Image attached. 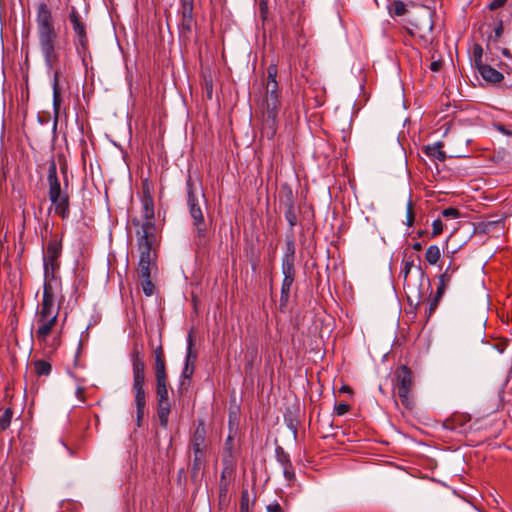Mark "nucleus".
<instances>
[{"label": "nucleus", "instance_id": "nucleus-33", "mask_svg": "<svg viewBox=\"0 0 512 512\" xmlns=\"http://www.w3.org/2000/svg\"><path fill=\"white\" fill-rule=\"evenodd\" d=\"M276 456L278 462L281 464L282 468L288 467L292 465L290 456L288 453H286L281 447H278L276 449Z\"/></svg>", "mask_w": 512, "mask_h": 512}, {"label": "nucleus", "instance_id": "nucleus-26", "mask_svg": "<svg viewBox=\"0 0 512 512\" xmlns=\"http://www.w3.org/2000/svg\"><path fill=\"white\" fill-rule=\"evenodd\" d=\"M33 365L38 376H48L52 371L50 362L46 360H36L33 362Z\"/></svg>", "mask_w": 512, "mask_h": 512}, {"label": "nucleus", "instance_id": "nucleus-30", "mask_svg": "<svg viewBox=\"0 0 512 512\" xmlns=\"http://www.w3.org/2000/svg\"><path fill=\"white\" fill-rule=\"evenodd\" d=\"M154 370L156 380L168 379L165 359L155 360Z\"/></svg>", "mask_w": 512, "mask_h": 512}, {"label": "nucleus", "instance_id": "nucleus-50", "mask_svg": "<svg viewBox=\"0 0 512 512\" xmlns=\"http://www.w3.org/2000/svg\"><path fill=\"white\" fill-rule=\"evenodd\" d=\"M412 248L415 250V251H421L422 250V244L420 242H414L412 244Z\"/></svg>", "mask_w": 512, "mask_h": 512}, {"label": "nucleus", "instance_id": "nucleus-5", "mask_svg": "<svg viewBox=\"0 0 512 512\" xmlns=\"http://www.w3.org/2000/svg\"><path fill=\"white\" fill-rule=\"evenodd\" d=\"M133 370V392L136 406V424L141 427L146 408L145 363L142 351L135 346L131 351Z\"/></svg>", "mask_w": 512, "mask_h": 512}, {"label": "nucleus", "instance_id": "nucleus-29", "mask_svg": "<svg viewBox=\"0 0 512 512\" xmlns=\"http://www.w3.org/2000/svg\"><path fill=\"white\" fill-rule=\"evenodd\" d=\"M483 48L480 44H474L473 45V48H472V61H473V65L475 68H478L480 67L481 64H484L483 63Z\"/></svg>", "mask_w": 512, "mask_h": 512}, {"label": "nucleus", "instance_id": "nucleus-8", "mask_svg": "<svg viewBox=\"0 0 512 512\" xmlns=\"http://www.w3.org/2000/svg\"><path fill=\"white\" fill-rule=\"evenodd\" d=\"M396 383L394 389L401 400L402 405L412 410L414 407L413 397V374L412 371L405 365L400 366L395 371Z\"/></svg>", "mask_w": 512, "mask_h": 512}, {"label": "nucleus", "instance_id": "nucleus-55", "mask_svg": "<svg viewBox=\"0 0 512 512\" xmlns=\"http://www.w3.org/2000/svg\"><path fill=\"white\" fill-rule=\"evenodd\" d=\"M500 30H501V28H499V29H497V30H496L497 35H499V34H500Z\"/></svg>", "mask_w": 512, "mask_h": 512}, {"label": "nucleus", "instance_id": "nucleus-39", "mask_svg": "<svg viewBox=\"0 0 512 512\" xmlns=\"http://www.w3.org/2000/svg\"><path fill=\"white\" fill-rule=\"evenodd\" d=\"M442 216L447 219H456L460 216V211L454 207H448L442 211Z\"/></svg>", "mask_w": 512, "mask_h": 512}, {"label": "nucleus", "instance_id": "nucleus-6", "mask_svg": "<svg viewBox=\"0 0 512 512\" xmlns=\"http://www.w3.org/2000/svg\"><path fill=\"white\" fill-rule=\"evenodd\" d=\"M59 313V308L37 306L33 336L40 345L51 348L58 347L59 342L56 338L50 343L49 337L57 326Z\"/></svg>", "mask_w": 512, "mask_h": 512}, {"label": "nucleus", "instance_id": "nucleus-34", "mask_svg": "<svg viewBox=\"0 0 512 512\" xmlns=\"http://www.w3.org/2000/svg\"><path fill=\"white\" fill-rule=\"evenodd\" d=\"M414 266V261L411 257L406 258L403 260V267L401 269V276L403 277L404 281L407 280L408 275L411 272L412 267Z\"/></svg>", "mask_w": 512, "mask_h": 512}, {"label": "nucleus", "instance_id": "nucleus-35", "mask_svg": "<svg viewBox=\"0 0 512 512\" xmlns=\"http://www.w3.org/2000/svg\"><path fill=\"white\" fill-rule=\"evenodd\" d=\"M443 295H438L437 292L435 293V296L431 299L428 308L426 309V315L429 319L432 314L435 312V310L438 307L439 301L442 298Z\"/></svg>", "mask_w": 512, "mask_h": 512}, {"label": "nucleus", "instance_id": "nucleus-42", "mask_svg": "<svg viewBox=\"0 0 512 512\" xmlns=\"http://www.w3.org/2000/svg\"><path fill=\"white\" fill-rule=\"evenodd\" d=\"M507 0H492L491 3L488 5V8L490 10H496L506 4Z\"/></svg>", "mask_w": 512, "mask_h": 512}, {"label": "nucleus", "instance_id": "nucleus-38", "mask_svg": "<svg viewBox=\"0 0 512 512\" xmlns=\"http://www.w3.org/2000/svg\"><path fill=\"white\" fill-rule=\"evenodd\" d=\"M444 224L440 219H436L432 223L431 237L434 238L443 232Z\"/></svg>", "mask_w": 512, "mask_h": 512}, {"label": "nucleus", "instance_id": "nucleus-48", "mask_svg": "<svg viewBox=\"0 0 512 512\" xmlns=\"http://www.w3.org/2000/svg\"><path fill=\"white\" fill-rule=\"evenodd\" d=\"M76 396H77L79 399L83 400V397H84V389H83V388H81V387H78V388L76 389Z\"/></svg>", "mask_w": 512, "mask_h": 512}, {"label": "nucleus", "instance_id": "nucleus-14", "mask_svg": "<svg viewBox=\"0 0 512 512\" xmlns=\"http://www.w3.org/2000/svg\"><path fill=\"white\" fill-rule=\"evenodd\" d=\"M194 0H180V8L178 14L180 16L178 22L179 36L189 38L193 26L195 25V19L193 16Z\"/></svg>", "mask_w": 512, "mask_h": 512}, {"label": "nucleus", "instance_id": "nucleus-45", "mask_svg": "<svg viewBox=\"0 0 512 512\" xmlns=\"http://www.w3.org/2000/svg\"><path fill=\"white\" fill-rule=\"evenodd\" d=\"M441 68V62L440 61H433L431 64H430V69L434 72H437L439 71Z\"/></svg>", "mask_w": 512, "mask_h": 512}, {"label": "nucleus", "instance_id": "nucleus-20", "mask_svg": "<svg viewBox=\"0 0 512 512\" xmlns=\"http://www.w3.org/2000/svg\"><path fill=\"white\" fill-rule=\"evenodd\" d=\"M278 200L280 209L295 204V196L293 190L288 184L281 186Z\"/></svg>", "mask_w": 512, "mask_h": 512}, {"label": "nucleus", "instance_id": "nucleus-11", "mask_svg": "<svg viewBox=\"0 0 512 512\" xmlns=\"http://www.w3.org/2000/svg\"><path fill=\"white\" fill-rule=\"evenodd\" d=\"M69 21L72 25V29L75 33L74 37V45L76 48L77 54L82 57V60L85 61V56L88 53L89 49V39L87 34V25L82 20L81 15L77 11L75 7H72L69 12Z\"/></svg>", "mask_w": 512, "mask_h": 512}, {"label": "nucleus", "instance_id": "nucleus-46", "mask_svg": "<svg viewBox=\"0 0 512 512\" xmlns=\"http://www.w3.org/2000/svg\"><path fill=\"white\" fill-rule=\"evenodd\" d=\"M339 392L352 394V389L348 385H342L341 388L339 389Z\"/></svg>", "mask_w": 512, "mask_h": 512}, {"label": "nucleus", "instance_id": "nucleus-25", "mask_svg": "<svg viewBox=\"0 0 512 512\" xmlns=\"http://www.w3.org/2000/svg\"><path fill=\"white\" fill-rule=\"evenodd\" d=\"M455 269L452 270L451 273H448V269H446L440 276H439V283L437 286V294L443 295L446 291V288L448 287L449 283L451 282V277Z\"/></svg>", "mask_w": 512, "mask_h": 512}, {"label": "nucleus", "instance_id": "nucleus-3", "mask_svg": "<svg viewBox=\"0 0 512 512\" xmlns=\"http://www.w3.org/2000/svg\"><path fill=\"white\" fill-rule=\"evenodd\" d=\"M62 172L65 175L64 188L61 187L55 162L49 165L47 175L48 197L54 207L55 214L62 219H67L70 215V196L67 192L68 180L66 170L62 169Z\"/></svg>", "mask_w": 512, "mask_h": 512}, {"label": "nucleus", "instance_id": "nucleus-37", "mask_svg": "<svg viewBox=\"0 0 512 512\" xmlns=\"http://www.w3.org/2000/svg\"><path fill=\"white\" fill-rule=\"evenodd\" d=\"M350 410V405L346 402L336 403L334 406V413L337 416H343Z\"/></svg>", "mask_w": 512, "mask_h": 512}, {"label": "nucleus", "instance_id": "nucleus-53", "mask_svg": "<svg viewBox=\"0 0 512 512\" xmlns=\"http://www.w3.org/2000/svg\"><path fill=\"white\" fill-rule=\"evenodd\" d=\"M424 233H425L424 231H419V232H418V235H419V236H422Z\"/></svg>", "mask_w": 512, "mask_h": 512}, {"label": "nucleus", "instance_id": "nucleus-16", "mask_svg": "<svg viewBox=\"0 0 512 512\" xmlns=\"http://www.w3.org/2000/svg\"><path fill=\"white\" fill-rule=\"evenodd\" d=\"M206 435L205 421L203 419H199L190 436L189 449L192 452H197L198 454L199 452H206Z\"/></svg>", "mask_w": 512, "mask_h": 512}, {"label": "nucleus", "instance_id": "nucleus-21", "mask_svg": "<svg viewBox=\"0 0 512 512\" xmlns=\"http://www.w3.org/2000/svg\"><path fill=\"white\" fill-rule=\"evenodd\" d=\"M294 281H295V277L283 276L282 285H281V295H280V308L286 307V305L289 301L291 287H292Z\"/></svg>", "mask_w": 512, "mask_h": 512}, {"label": "nucleus", "instance_id": "nucleus-19", "mask_svg": "<svg viewBox=\"0 0 512 512\" xmlns=\"http://www.w3.org/2000/svg\"><path fill=\"white\" fill-rule=\"evenodd\" d=\"M193 459L191 463V478L193 481L199 479L206 466V452H192Z\"/></svg>", "mask_w": 512, "mask_h": 512}, {"label": "nucleus", "instance_id": "nucleus-40", "mask_svg": "<svg viewBox=\"0 0 512 512\" xmlns=\"http://www.w3.org/2000/svg\"><path fill=\"white\" fill-rule=\"evenodd\" d=\"M240 512H249V494L247 491L242 492L240 500Z\"/></svg>", "mask_w": 512, "mask_h": 512}, {"label": "nucleus", "instance_id": "nucleus-41", "mask_svg": "<svg viewBox=\"0 0 512 512\" xmlns=\"http://www.w3.org/2000/svg\"><path fill=\"white\" fill-rule=\"evenodd\" d=\"M283 473H284V476L287 480L291 481L295 478V473H294V468H293V465H290L289 468L288 467H284L283 468Z\"/></svg>", "mask_w": 512, "mask_h": 512}, {"label": "nucleus", "instance_id": "nucleus-1", "mask_svg": "<svg viewBox=\"0 0 512 512\" xmlns=\"http://www.w3.org/2000/svg\"><path fill=\"white\" fill-rule=\"evenodd\" d=\"M37 36L41 54L46 67L53 70V110L55 117L58 118L62 97L59 86L60 70V46L59 37L54 26L52 13L45 3H40L36 15Z\"/></svg>", "mask_w": 512, "mask_h": 512}, {"label": "nucleus", "instance_id": "nucleus-2", "mask_svg": "<svg viewBox=\"0 0 512 512\" xmlns=\"http://www.w3.org/2000/svg\"><path fill=\"white\" fill-rule=\"evenodd\" d=\"M278 74L277 65L272 63L267 68L266 93L260 106L261 113V137L273 140L279 124V112L281 108L279 85L276 80Z\"/></svg>", "mask_w": 512, "mask_h": 512}, {"label": "nucleus", "instance_id": "nucleus-54", "mask_svg": "<svg viewBox=\"0 0 512 512\" xmlns=\"http://www.w3.org/2000/svg\"><path fill=\"white\" fill-rule=\"evenodd\" d=\"M135 225H139V220H134Z\"/></svg>", "mask_w": 512, "mask_h": 512}, {"label": "nucleus", "instance_id": "nucleus-49", "mask_svg": "<svg viewBox=\"0 0 512 512\" xmlns=\"http://www.w3.org/2000/svg\"><path fill=\"white\" fill-rule=\"evenodd\" d=\"M498 130L503 133L504 135H511V132L504 126L500 125L498 126Z\"/></svg>", "mask_w": 512, "mask_h": 512}, {"label": "nucleus", "instance_id": "nucleus-27", "mask_svg": "<svg viewBox=\"0 0 512 512\" xmlns=\"http://www.w3.org/2000/svg\"><path fill=\"white\" fill-rule=\"evenodd\" d=\"M295 254H296V245H295L294 237H293V235L287 236V238H286V250L284 252V255H283L282 259L295 260L296 259V255Z\"/></svg>", "mask_w": 512, "mask_h": 512}, {"label": "nucleus", "instance_id": "nucleus-31", "mask_svg": "<svg viewBox=\"0 0 512 512\" xmlns=\"http://www.w3.org/2000/svg\"><path fill=\"white\" fill-rule=\"evenodd\" d=\"M13 417L12 408L8 407L4 410L3 414L0 416V432L5 431L11 424V420Z\"/></svg>", "mask_w": 512, "mask_h": 512}, {"label": "nucleus", "instance_id": "nucleus-24", "mask_svg": "<svg viewBox=\"0 0 512 512\" xmlns=\"http://www.w3.org/2000/svg\"><path fill=\"white\" fill-rule=\"evenodd\" d=\"M441 257L440 248L437 245H430L425 253V259L430 265H436Z\"/></svg>", "mask_w": 512, "mask_h": 512}, {"label": "nucleus", "instance_id": "nucleus-17", "mask_svg": "<svg viewBox=\"0 0 512 512\" xmlns=\"http://www.w3.org/2000/svg\"><path fill=\"white\" fill-rule=\"evenodd\" d=\"M197 359V354L193 351V338L192 335H188V345H187V355L185 366L182 370V378L190 380L194 373L195 369V361Z\"/></svg>", "mask_w": 512, "mask_h": 512}, {"label": "nucleus", "instance_id": "nucleus-12", "mask_svg": "<svg viewBox=\"0 0 512 512\" xmlns=\"http://www.w3.org/2000/svg\"><path fill=\"white\" fill-rule=\"evenodd\" d=\"M62 254L61 239L52 238L47 244L43 255L44 276H59L60 257Z\"/></svg>", "mask_w": 512, "mask_h": 512}, {"label": "nucleus", "instance_id": "nucleus-32", "mask_svg": "<svg viewBox=\"0 0 512 512\" xmlns=\"http://www.w3.org/2000/svg\"><path fill=\"white\" fill-rule=\"evenodd\" d=\"M389 12L393 16H403L407 12L406 5L403 1L396 0L391 4Z\"/></svg>", "mask_w": 512, "mask_h": 512}, {"label": "nucleus", "instance_id": "nucleus-51", "mask_svg": "<svg viewBox=\"0 0 512 512\" xmlns=\"http://www.w3.org/2000/svg\"><path fill=\"white\" fill-rule=\"evenodd\" d=\"M502 54H503L505 57H508V58H510V57H511V53H510V51H509L508 49H506V48H503V49H502Z\"/></svg>", "mask_w": 512, "mask_h": 512}, {"label": "nucleus", "instance_id": "nucleus-52", "mask_svg": "<svg viewBox=\"0 0 512 512\" xmlns=\"http://www.w3.org/2000/svg\"><path fill=\"white\" fill-rule=\"evenodd\" d=\"M446 269H448V273H451L453 269H451L450 266H448Z\"/></svg>", "mask_w": 512, "mask_h": 512}, {"label": "nucleus", "instance_id": "nucleus-28", "mask_svg": "<svg viewBox=\"0 0 512 512\" xmlns=\"http://www.w3.org/2000/svg\"><path fill=\"white\" fill-rule=\"evenodd\" d=\"M281 270H282L283 276L295 277V275H296L295 260L282 259Z\"/></svg>", "mask_w": 512, "mask_h": 512}, {"label": "nucleus", "instance_id": "nucleus-7", "mask_svg": "<svg viewBox=\"0 0 512 512\" xmlns=\"http://www.w3.org/2000/svg\"><path fill=\"white\" fill-rule=\"evenodd\" d=\"M141 216L144 221L137 230L138 239L158 240L155 225L154 199L152 187L148 179L142 181Z\"/></svg>", "mask_w": 512, "mask_h": 512}, {"label": "nucleus", "instance_id": "nucleus-4", "mask_svg": "<svg viewBox=\"0 0 512 512\" xmlns=\"http://www.w3.org/2000/svg\"><path fill=\"white\" fill-rule=\"evenodd\" d=\"M137 244L140 253L137 273L141 282L143 293L150 297L154 294L155 290V285L151 280V274L152 270L156 269L155 248L158 244V240L138 239Z\"/></svg>", "mask_w": 512, "mask_h": 512}, {"label": "nucleus", "instance_id": "nucleus-22", "mask_svg": "<svg viewBox=\"0 0 512 512\" xmlns=\"http://www.w3.org/2000/svg\"><path fill=\"white\" fill-rule=\"evenodd\" d=\"M425 154L433 159H436L438 161H444L446 159V154L443 151V143L437 142L432 145H427L424 148Z\"/></svg>", "mask_w": 512, "mask_h": 512}, {"label": "nucleus", "instance_id": "nucleus-13", "mask_svg": "<svg viewBox=\"0 0 512 512\" xmlns=\"http://www.w3.org/2000/svg\"><path fill=\"white\" fill-rule=\"evenodd\" d=\"M155 394L157 398V415L160 425L167 427L171 412L169 400L168 379L156 380Z\"/></svg>", "mask_w": 512, "mask_h": 512}, {"label": "nucleus", "instance_id": "nucleus-9", "mask_svg": "<svg viewBox=\"0 0 512 512\" xmlns=\"http://www.w3.org/2000/svg\"><path fill=\"white\" fill-rule=\"evenodd\" d=\"M186 191H187V205L189 208L190 216L193 220V225L196 230V237L204 239L207 235V225L204 219L202 209L199 205L198 198L195 194L194 182L189 176L186 180Z\"/></svg>", "mask_w": 512, "mask_h": 512}, {"label": "nucleus", "instance_id": "nucleus-15", "mask_svg": "<svg viewBox=\"0 0 512 512\" xmlns=\"http://www.w3.org/2000/svg\"><path fill=\"white\" fill-rule=\"evenodd\" d=\"M283 46L291 51L298 48H304L307 45V39L303 33V29L298 25L291 28L285 27L282 31Z\"/></svg>", "mask_w": 512, "mask_h": 512}, {"label": "nucleus", "instance_id": "nucleus-10", "mask_svg": "<svg viewBox=\"0 0 512 512\" xmlns=\"http://www.w3.org/2000/svg\"><path fill=\"white\" fill-rule=\"evenodd\" d=\"M63 300L61 277L44 276L42 300L38 306L60 309Z\"/></svg>", "mask_w": 512, "mask_h": 512}, {"label": "nucleus", "instance_id": "nucleus-23", "mask_svg": "<svg viewBox=\"0 0 512 512\" xmlns=\"http://www.w3.org/2000/svg\"><path fill=\"white\" fill-rule=\"evenodd\" d=\"M284 213V217L287 220L290 228L292 229L298 223V213L295 204L284 207L281 209Z\"/></svg>", "mask_w": 512, "mask_h": 512}, {"label": "nucleus", "instance_id": "nucleus-44", "mask_svg": "<svg viewBox=\"0 0 512 512\" xmlns=\"http://www.w3.org/2000/svg\"><path fill=\"white\" fill-rule=\"evenodd\" d=\"M154 355H155V360H159L160 359H165V356H164V351H163V348L162 346H158L155 351H154Z\"/></svg>", "mask_w": 512, "mask_h": 512}, {"label": "nucleus", "instance_id": "nucleus-43", "mask_svg": "<svg viewBox=\"0 0 512 512\" xmlns=\"http://www.w3.org/2000/svg\"><path fill=\"white\" fill-rule=\"evenodd\" d=\"M267 512H283L278 502H273L267 506Z\"/></svg>", "mask_w": 512, "mask_h": 512}, {"label": "nucleus", "instance_id": "nucleus-47", "mask_svg": "<svg viewBox=\"0 0 512 512\" xmlns=\"http://www.w3.org/2000/svg\"><path fill=\"white\" fill-rule=\"evenodd\" d=\"M226 463H227V461H226V460H224V465H225V466L223 467L222 472H221V477H222V478H225V477H226V475H227L228 473H230L229 467L226 465Z\"/></svg>", "mask_w": 512, "mask_h": 512}, {"label": "nucleus", "instance_id": "nucleus-36", "mask_svg": "<svg viewBox=\"0 0 512 512\" xmlns=\"http://www.w3.org/2000/svg\"><path fill=\"white\" fill-rule=\"evenodd\" d=\"M414 221H415V215H414V210H413V203H412V200L409 199V201L407 203V207H406V224L409 227H411V226H413Z\"/></svg>", "mask_w": 512, "mask_h": 512}, {"label": "nucleus", "instance_id": "nucleus-18", "mask_svg": "<svg viewBox=\"0 0 512 512\" xmlns=\"http://www.w3.org/2000/svg\"><path fill=\"white\" fill-rule=\"evenodd\" d=\"M476 70L485 81L493 84L501 82L504 78L501 72L487 64H481Z\"/></svg>", "mask_w": 512, "mask_h": 512}]
</instances>
